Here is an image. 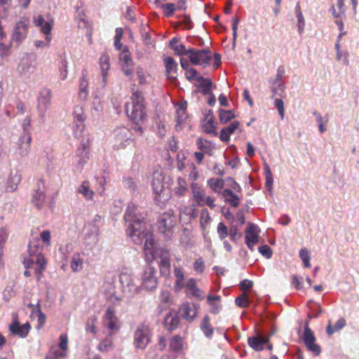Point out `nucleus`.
I'll list each match as a JSON object with an SVG mask.
<instances>
[{"label": "nucleus", "mask_w": 359, "mask_h": 359, "mask_svg": "<svg viewBox=\"0 0 359 359\" xmlns=\"http://www.w3.org/2000/svg\"><path fill=\"white\" fill-rule=\"evenodd\" d=\"M130 131L126 127H121L114 130V147L117 149L126 148L133 140Z\"/></svg>", "instance_id": "obj_10"}, {"label": "nucleus", "mask_w": 359, "mask_h": 359, "mask_svg": "<svg viewBox=\"0 0 359 359\" xmlns=\"http://www.w3.org/2000/svg\"><path fill=\"white\" fill-rule=\"evenodd\" d=\"M21 181V175L17 172H11L6 182L5 189L8 192H13L18 188Z\"/></svg>", "instance_id": "obj_31"}, {"label": "nucleus", "mask_w": 359, "mask_h": 359, "mask_svg": "<svg viewBox=\"0 0 359 359\" xmlns=\"http://www.w3.org/2000/svg\"><path fill=\"white\" fill-rule=\"evenodd\" d=\"M260 232V229L257 224L251 222L248 224V227L245 231V244L251 251H254L255 246L259 243Z\"/></svg>", "instance_id": "obj_9"}, {"label": "nucleus", "mask_w": 359, "mask_h": 359, "mask_svg": "<svg viewBox=\"0 0 359 359\" xmlns=\"http://www.w3.org/2000/svg\"><path fill=\"white\" fill-rule=\"evenodd\" d=\"M313 116L316 117V122L318 123V130L320 133H324L327 130V124L328 123V117H323L316 111L313 112Z\"/></svg>", "instance_id": "obj_44"}, {"label": "nucleus", "mask_w": 359, "mask_h": 359, "mask_svg": "<svg viewBox=\"0 0 359 359\" xmlns=\"http://www.w3.org/2000/svg\"><path fill=\"white\" fill-rule=\"evenodd\" d=\"M189 58L194 65H202L206 67L210 64L212 59L211 53L208 49H189Z\"/></svg>", "instance_id": "obj_7"}, {"label": "nucleus", "mask_w": 359, "mask_h": 359, "mask_svg": "<svg viewBox=\"0 0 359 359\" xmlns=\"http://www.w3.org/2000/svg\"><path fill=\"white\" fill-rule=\"evenodd\" d=\"M173 274L175 277L174 290L178 292L185 286V276L182 267L175 264Z\"/></svg>", "instance_id": "obj_22"}, {"label": "nucleus", "mask_w": 359, "mask_h": 359, "mask_svg": "<svg viewBox=\"0 0 359 359\" xmlns=\"http://www.w3.org/2000/svg\"><path fill=\"white\" fill-rule=\"evenodd\" d=\"M59 347L62 351L67 353L68 349V337L66 334H60L59 337Z\"/></svg>", "instance_id": "obj_61"}, {"label": "nucleus", "mask_w": 359, "mask_h": 359, "mask_svg": "<svg viewBox=\"0 0 359 359\" xmlns=\"http://www.w3.org/2000/svg\"><path fill=\"white\" fill-rule=\"evenodd\" d=\"M164 64L165 66L166 75L170 80L176 79V73L177 69V63L171 57L164 58Z\"/></svg>", "instance_id": "obj_32"}, {"label": "nucleus", "mask_w": 359, "mask_h": 359, "mask_svg": "<svg viewBox=\"0 0 359 359\" xmlns=\"http://www.w3.org/2000/svg\"><path fill=\"white\" fill-rule=\"evenodd\" d=\"M126 111L128 118L135 125L142 124L147 118L143 97L137 93H133L130 102L126 104Z\"/></svg>", "instance_id": "obj_2"}, {"label": "nucleus", "mask_w": 359, "mask_h": 359, "mask_svg": "<svg viewBox=\"0 0 359 359\" xmlns=\"http://www.w3.org/2000/svg\"><path fill=\"white\" fill-rule=\"evenodd\" d=\"M163 13L166 16H170L176 11V6L175 4H166L161 6Z\"/></svg>", "instance_id": "obj_63"}, {"label": "nucleus", "mask_w": 359, "mask_h": 359, "mask_svg": "<svg viewBox=\"0 0 359 359\" xmlns=\"http://www.w3.org/2000/svg\"><path fill=\"white\" fill-rule=\"evenodd\" d=\"M136 211L137 207L133 203L128 204L124 215L127 235L134 243H144V252L147 262L157 259L158 264L170 263L168 250L156 245L153 233L146 227L144 222L137 216Z\"/></svg>", "instance_id": "obj_1"}, {"label": "nucleus", "mask_w": 359, "mask_h": 359, "mask_svg": "<svg viewBox=\"0 0 359 359\" xmlns=\"http://www.w3.org/2000/svg\"><path fill=\"white\" fill-rule=\"evenodd\" d=\"M199 305L194 303H183L180 311L184 319L188 321H193L197 316Z\"/></svg>", "instance_id": "obj_19"}, {"label": "nucleus", "mask_w": 359, "mask_h": 359, "mask_svg": "<svg viewBox=\"0 0 359 359\" xmlns=\"http://www.w3.org/2000/svg\"><path fill=\"white\" fill-rule=\"evenodd\" d=\"M77 192L82 195L86 200H92L95 196V192L90 187V182L84 180L77 188Z\"/></svg>", "instance_id": "obj_34"}, {"label": "nucleus", "mask_w": 359, "mask_h": 359, "mask_svg": "<svg viewBox=\"0 0 359 359\" xmlns=\"http://www.w3.org/2000/svg\"><path fill=\"white\" fill-rule=\"evenodd\" d=\"M74 122L76 123L75 128L74 129V137L80 139L86 137L84 135L85 126L83 124L86 120L83 107L81 105H77L74 107L73 111Z\"/></svg>", "instance_id": "obj_8"}, {"label": "nucleus", "mask_w": 359, "mask_h": 359, "mask_svg": "<svg viewBox=\"0 0 359 359\" xmlns=\"http://www.w3.org/2000/svg\"><path fill=\"white\" fill-rule=\"evenodd\" d=\"M120 282L122 285L123 292L129 297H133L140 293L141 288L134 283L133 277L127 273H122L120 275Z\"/></svg>", "instance_id": "obj_13"}, {"label": "nucleus", "mask_w": 359, "mask_h": 359, "mask_svg": "<svg viewBox=\"0 0 359 359\" xmlns=\"http://www.w3.org/2000/svg\"><path fill=\"white\" fill-rule=\"evenodd\" d=\"M221 297L219 295H208L207 297V302L210 306V312L214 314H217L221 309Z\"/></svg>", "instance_id": "obj_37"}, {"label": "nucleus", "mask_w": 359, "mask_h": 359, "mask_svg": "<svg viewBox=\"0 0 359 359\" xmlns=\"http://www.w3.org/2000/svg\"><path fill=\"white\" fill-rule=\"evenodd\" d=\"M304 341L306 346L313 344L316 341L313 332L307 325H306L304 331Z\"/></svg>", "instance_id": "obj_49"}, {"label": "nucleus", "mask_w": 359, "mask_h": 359, "mask_svg": "<svg viewBox=\"0 0 359 359\" xmlns=\"http://www.w3.org/2000/svg\"><path fill=\"white\" fill-rule=\"evenodd\" d=\"M299 257L301 258L304 266L306 268L311 267V263H310V252L309 250L306 248H302L299 250Z\"/></svg>", "instance_id": "obj_50"}, {"label": "nucleus", "mask_w": 359, "mask_h": 359, "mask_svg": "<svg viewBox=\"0 0 359 359\" xmlns=\"http://www.w3.org/2000/svg\"><path fill=\"white\" fill-rule=\"evenodd\" d=\"M202 128L203 131L208 134L217 135L216 123L214 121L211 110H209L208 114L205 115V118L202 123Z\"/></svg>", "instance_id": "obj_27"}, {"label": "nucleus", "mask_w": 359, "mask_h": 359, "mask_svg": "<svg viewBox=\"0 0 359 359\" xmlns=\"http://www.w3.org/2000/svg\"><path fill=\"white\" fill-rule=\"evenodd\" d=\"M85 257L84 252H76L72 255L70 267L73 272H79L83 269Z\"/></svg>", "instance_id": "obj_30"}, {"label": "nucleus", "mask_w": 359, "mask_h": 359, "mask_svg": "<svg viewBox=\"0 0 359 359\" xmlns=\"http://www.w3.org/2000/svg\"><path fill=\"white\" fill-rule=\"evenodd\" d=\"M196 144L198 149L209 155H212V152L215 149L213 143L201 137L196 140Z\"/></svg>", "instance_id": "obj_35"}, {"label": "nucleus", "mask_w": 359, "mask_h": 359, "mask_svg": "<svg viewBox=\"0 0 359 359\" xmlns=\"http://www.w3.org/2000/svg\"><path fill=\"white\" fill-rule=\"evenodd\" d=\"M32 137L30 134L22 135L18 141L17 154L21 158L26 157L30 151Z\"/></svg>", "instance_id": "obj_20"}, {"label": "nucleus", "mask_w": 359, "mask_h": 359, "mask_svg": "<svg viewBox=\"0 0 359 359\" xmlns=\"http://www.w3.org/2000/svg\"><path fill=\"white\" fill-rule=\"evenodd\" d=\"M156 271L153 267L147 266L142 275V285L147 290H153L157 287Z\"/></svg>", "instance_id": "obj_18"}, {"label": "nucleus", "mask_w": 359, "mask_h": 359, "mask_svg": "<svg viewBox=\"0 0 359 359\" xmlns=\"http://www.w3.org/2000/svg\"><path fill=\"white\" fill-rule=\"evenodd\" d=\"M31 326L29 323L20 325L18 320H14L9 325V331L14 335H18L22 338L27 337Z\"/></svg>", "instance_id": "obj_21"}, {"label": "nucleus", "mask_w": 359, "mask_h": 359, "mask_svg": "<svg viewBox=\"0 0 359 359\" xmlns=\"http://www.w3.org/2000/svg\"><path fill=\"white\" fill-rule=\"evenodd\" d=\"M176 224V219L172 211L163 213L158 220V229L165 238H170L174 232Z\"/></svg>", "instance_id": "obj_6"}, {"label": "nucleus", "mask_w": 359, "mask_h": 359, "mask_svg": "<svg viewBox=\"0 0 359 359\" xmlns=\"http://www.w3.org/2000/svg\"><path fill=\"white\" fill-rule=\"evenodd\" d=\"M201 327L204 334L210 337L213 334V330L210 323V318L208 316H205L201 322Z\"/></svg>", "instance_id": "obj_46"}, {"label": "nucleus", "mask_w": 359, "mask_h": 359, "mask_svg": "<svg viewBox=\"0 0 359 359\" xmlns=\"http://www.w3.org/2000/svg\"><path fill=\"white\" fill-rule=\"evenodd\" d=\"M229 235L230 239L234 243H236L242 237L241 232L236 225H232L230 227Z\"/></svg>", "instance_id": "obj_52"}, {"label": "nucleus", "mask_w": 359, "mask_h": 359, "mask_svg": "<svg viewBox=\"0 0 359 359\" xmlns=\"http://www.w3.org/2000/svg\"><path fill=\"white\" fill-rule=\"evenodd\" d=\"M82 75L83 76L80 79V82H79V89H80L79 96L86 97L87 95V88L88 86V82L86 79V76H84L83 74Z\"/></svg>", "instance_id": "obj_55"}, {"label": "nucleus", "mask_w": 359, "mask_h": 359, "mask_svg": "<svg viewBox=\"0 0 359 359\" xmlns=\"http://www.w3.org/2000/svg\"><path fill=\"white\" fill-rule=\"evenodd\" d=\"M112 346V340L110 338H106L100 342L98 349L100 351H107Z\"/></svg>", "instance_id": "obj_62"}, {"label": "nucleus", "mask_w": 359, "mask_h": 359, "mask_svg": "<svg viewBox=\"0 0 359 359\" xmlns=\"http://www.w3.org/2000/svg\"><path fill=\"white\" fill-rule=\"evenodd\" d=\"M119 64L126 76H131L133 75L134 63L131 54L127 48H125L119 55Z\"/></svg>", "instance_id": "obj_16"}, {"label": "nucleus", "mask_w": 359, "mask_h": 359, "mask_svg": "<svg viewBox=\"0 0 359 359\" xmlns=\"http://www.w3.org/2000/svg\"><path fill=\"white\" fill-rule=\"evenodd\" d=\"M210 187L215 192L219 193L224 187V180L222 179H210L208 182Z\"/></svg>", "instance_id": "obj_47"}, {"label": "nucleus", "mask_w": 359, "mask_h": 359, "mask_svg": "<svg viewBox=\"0 0 359 359\" xmlns=\"http://www.w3.org/2000/svg\"><path fill=\"white\" fill-rule=\"evenodd\" d=\"M187 102L185 100L180 101L177 104V109H176V113H177V122L179 123H182L187 119L188 115L187 114Z\"/></svg>", "instance_id": "obj_36"}, {"label": "nucleus", "mask_w": 359, "mask_h": 359, "mask_svg": "<svg viewBox=\"0 0 359 359\" xmlns=\"http://www.w3.org/2000/svg\"><path fill=\"white\" fill-rule=\"evenodd\" d=\"M67 355V353L64 351L53 348L50 352V355L46 359H60L65 358Z\"/></svg>", "instance_id": "obj_56"}, {"label": "nucleus", "mask_w": 359, "mask_h": 359, "mask_svg": "<svg viewBox=\"0 0 359 359\" xmlns=\"http://www.w3.org/2000/svg\"><path fill=\"white\" fill-rule=\"evenodd\" d=\"M210 222L211 217L210 215L208 210L206 208L203 209L201 212L200 215V226L203 233L207 231Z\"/></svg>", "instance_id": "obj_41"}, {"label": "nucleus", "mask_w": 359, "mask_h": 359, "mask_svg": "<svg viewBox=\"0 0 359 359\" xmlns=\"http://www.w3.org/2000/svg\"><path fill=\"white\" fill-rule=\"evenodd\" d=\"M136 74L140 85L148 84L152 80L151 75L142 67H137Z\"/></svg>", "instance_id": "obj_40"}, {"label": "nucleus", "mask_w": 359, "mask_h": 359, "mask_svg": "<svg viewBox=\"0 0 359 359\" xmlns=\"http://www.w3.org/2000/svg\"><path fill=\"white\" fill-rule=\"evenodd\" d=\"M39 248L34 245L30 244L29 245V257L23 261V264L26 269L24 275L27 277L31 276L29 269L34 268L36 274L41 275L46 266V259L43 255L39 252ZM40 276L39 277V279Z\"/></svg>", "instance_id": "obj_3"}, {"label": "nucleus", "mask_w": 359, "mask_h": 359, "mask_svg": "<svg viewBox=\"0 0 359 359\" xmlns=\"http://www.w3.org/2000/svg\"><path fill=\"white\" fill-rule=\"evenodd\" d=\"M219 120L222 123H226L234 117V114L231 110L219 109Z\"/></svg>", "instance_id": "obj_51"}, {"label": "nucleus", "mask_w": 359, "mask_h": 359, "mask_svg": "<svg viewBox=\"0 0 359 359\" xmlns=\"http://www.w3.org/2000/svg\"><path fill=\"white\" fill-rule=\"evenodd\" d=\"M188 191V186L185 179L179 177L177 180V184L174 188V193L177 196H184Z\"/></svg>", "instance_id": "obj_38"}, {"label": "nucleus", "mask_w": 359, "mask_h": 359, "mask_svg": "<svg viewBox=\"0 0 359 359\" xmlns=\"http://www.w3.org/2000/svg\"><path fill=\"white\" fill-rule=\"evenodd\" d=\"M170 348L175 351H180L182 348V338L178 336L174 337L170 341Z\"/></svg>", "instance_id": "obj_57"}, {"label": "nucleus", "mask_w": 359, "mask_h": 359, "mask_svg": "<svg viewBox=\"0 0 359 359\" xmlns=\"http://www.w3.org/2000/svg\"><path fill=\"white\" fill-rule=\"evenodd\" d=\"M194 85L199 89L198 91L203 95L210 94V91L213 86L210 79L203 76L197 77L196 81L194 82Z\"/></svg>", "instance_id": "obj_28"}, {"label": "nucleus", "mask_w": 359, "mask_h": 359, "mask_svg": "<svg viewBox=\"0 0 359 359\" xmlns=\"http://www.w3.org/2000/svg\"><path fill=\"white\" fill-rule=\"evenodd\" d=\"M271 90L274 95H278L281 96L284 93L285 86L280 75H278L275 80L273 81L271 86Z\"/></svg>", "instance_id": "obj_42"}, {"label": "nucleus", "mask_w": 359, "mask_h": 359, "mask_svg": "<svg viewBox=\"0 0 359 359\" xmlns=\"http://www.w3.org/2000/svg\"><path fill=\"white\" fill-rule=\"evenodd\" d=\"M52 93L47 88H42L39 94L37 99V109L41 116H43L45 113L49 109L51 104Z\"/></svg>", "instance_id": "obj_17"}, {"label": "nucleus", "mask_w": 359, "mask_h": 359, "mask_svg": "<svg viewBox=\"0 0 359 359\" xmlns=\"http://www.w3.org/2000/svg\"><path fill=\"white\" fill-rule=\"evenodd\" d=\"M18 71L22 76L31 78L36 72V67L28 62H25L18 67Z\"/></svg>", "instance_id": "obj_39"}, {"label": "nucleus", "mask_w": 359, "mask_h": 359, "mask_svg": "<svg viewBox=\"0 0 359 359\" xmlns=\"http://www.w3.org/2000/svg\"><path fill=\"white\" fill-rule=\"evenodd\" d=\"M191 190L193 198L199 206L205 205V193L203 189L198 184L193 182L191 184Z\"/></svg>", "instance_id": "obj_29"}, {"label": "nucleus", "mask_w": 359, "mask_h": 359, "mask_svg": "<svg viewBox=\"0 0 359 359\" xmlns=\"http://www.w3.org/2000/svg\"><path fill=\"white\" fill-rule=\"evenodd\" d=\"M296 15L297 18V28L299 34H302L304 29L305 21L302 13L300 10L299 4L296 6Z\"/></svg>", "instance_id": "obj_48"}, {"label": "nucleus", "mask_w": 359, "mask_h": 359, "mask_svg": "<svg viewBox=\"0 0 359 359\" xmlns=\"http://www.w3.org/2000/svg\"><path fill=\"white\" fill-rule=\"evenodd\" d=\"M102 323L110 331V334L116 333L120 328V322L116 316V311L113 307H108L102 318Z\"/></svg>", "instance_id": "obj_12"}, {"label": "nucleus", "mask_w": 359, "mask_h": 359, "mask_svg": "<svg viewBox=\"0 0 359 359\" xmlns=\"http://www.w3.org/2000/svg\"><path fill=\"white\" fill-rule=\"evenodd\" d=\"M186 78L190 81H196L197 77H201V76L198 74L197 70L194 68H190L189 69H187L185 72Z\"/></svg>", "instance_id": "obj_60"}, {"label": "nucleus", "mask_w": 359, "mask_h": 359, "mask_svg": "<svg viewBox=\"0 0 359 359\" xmlns=\"http://www.w3.org/2000/svg\"><path fill=\"white\" fill-rule=\"evenodd\" d=\"M33 22L35 26L40 27L41 32L46 35V41L50 43L52 39L51 31L54 23L53 20L50 18L46 20L43 15H39L34 18Z\"/></svg>", "instance_id": "obj_15"}, {"label": "nucleus", "mask_w": 359, "mask_h": 359, "mask_svg": "<svg viewBox=\"0 0 359 359\" xmlns=\"http://www.w3.org/2000/svg\"><path fill=\"white\" fill-rule=\"evenodd\" d=\"M249 346L256 351L263 350L264 345L267 344L269 339L262 336H255L248 338Z\"/></svg>", "instance_id": "obj_33"}, {"label": "nucleus", "mask_w": 359, "mask_h": 359, "mask_svg": "<svg viewBox=\"0 0 359 359\" xmlns=\"http://www.w3.org/2000/svg\"><path fill=\"white\" fill-rule=\"evenodd\" d=\"M81 143L77 149L76 154L73 157V165L74 171L81 172L85 165L89 160V149L90 140L88 134L81 137Z\"/></svg>", "instance_id": "obj_5"}, {"label": "nucleus", "mask_w": 359, "mask_h": 359, "mask_svg": "<svg viewBox=\"0 0 359 359\" xmlns=\"http://www.w3.org/2000/svg\"><path fill=\"white\" fill-rule=\"evenodd\" d=\"M110 57L107 53H102L99 59V65L101 72L102 81L104 85L107 83L108 72L110 69Z\"/></svg>", "instance_id": "obj_26"}, {"label": "nucleus", "mask_w": 359, "mask_h": 359, "mask_svg": "<svg viewBox=\"0 0 359 359\" xmlns=\"http://www.w3.org/2000/svg\"><path fill=\"white\" fill-rule=\"evenodd\" d=\"M346 325V321L344 318H339L335 323L334 326L331 325L330 321L329 322L327 328L326 332L328 335H332L334 332H337L339 331L340 330L343 329Z\"/></svg>", "instance_id": "obj_43"}, {"label": "nucleus", "mask_w": 359, "mask_h": 359, "mask_svg": "<svg viewBox=\"0 0 359 359\" xmlns=\"http://www.w3.org/2000/svg\"><path fill=\"white\" fill-rule=\"evenodd\" d=\"M29 20L26 17H21L13 27L12 38L14 41L20 43L27 36Z\"/></svg>", "instance_id": "obj_14"}, {"label": "nucleus", "mask_w": 359, "mask_h": 359, "mask_svg": "<svg viewBox=\"0 0 359 359\" xmlns=\"http://www.w3.org/2000/svg\"><path fill=\"white\" fill-rule=\"evenodd\" d=\"M197 216L196 209L194 205H182L180 208V219L185 223L189 222Z\"/></svg>", "instance_id": "obj_23"}, {"label": "nucleus", "mask_w": 359, "mask_h": 359, "mask_svg": "<svg viewBox=\"0 0 359 359\" xmlns=\"http://www.w3.org/2000/svg\"><path fill=\"white\" fill-rule=\"evenodd\" d=\"M217 232L219 239L223 241L228 236L229 230L223 222H219L217 227Z\"/></svg>", "instance_id": "obj_53"}, {"label": "nucleus", "mask_w": 359, "mask_h": 359, "mask_svg": "<svg viewBox=\"0 0 359 359\" xmlns=\"http://www.w3.org/2000/svg\"><path fill=\"white\" fill-rule=\"evenodd\" d=\"M134 341L136 348L144 349L150 341L149 329L146 325H140L134 334Z\"/></svg>", "instance_id": "obj_11"}, {"label": "nucleus", "mask_w": 359, "mask_h": 359, "mask_svg": "<svg viewBox=\"0 0 359 359\" xmlns=\"http://www.w3.org/2000/svg\"><path fill=\"white\" fill-rule=\"evenodd\" d=\"M275 107L277 108L278 114L281 118V119L284 118L285 116V109H284V103L281 99L276 98L274 101Z\"/></svg>", "instance_id": "obj_64"}, {"label": "nucleus", "mask_w": 359, "mask_h": 359, "mask_svg": "<svg viewBox=\"0 0 359 359\" xmlns=\"http://www.w3.org/2000/svg\"><path fill=\"white\" fill-rule=\"evenodd\" d=\"M186 292L187 296L195 297L198 300L204 299V292L196 285V280L194 278L189 279L186 285Z\"/></svg>", "instance_id": "obj_25"}, {"label": "nucleus", "mask_w": 359, "mask_h": 359, "mask_svg": "<svg viewBox=\"0 0 359 359\" xmlns=\"http://www.w3.org/2000/svg\"><path fill=\"white\" fill-rule=\"evenodd\" d=\"M165 323L170 326V330H173L177 327L179 323V318L176 315H168L165 318Z\"/></svg>", "instance_id": "obj_58"}, {"label": "nucleus", "mask_w": 359, "mask_h": 359, "mask_svg": "<svg viewBox=\"0 0 359 359\" xmlns=\"http://www.w3.org/2000/svg\"><path fill=\"white\" fill-rule=\"evenodd\" d=\"M47 197L44 190L38 188L32 195V203L38 210H41L47 204Z\"/></svg>", "instance_id": "obj_24"}, {"label": "nucleus", "mask_w": 359, "mask_h": 359, "mask_svg": "<svg viewBox=\"0 0 359 359\" xmlns=\"http://www.w3.org/2000/svg\"><path fill=\"white\" fill-rule=\"evenodd\" d=\"M166 177L161 171L156 170L152 175L151 187L154 200L159 203L167 201L170 198V191Z\"/></svg>", "instance_id": "obj_4"}, {"label": "nucleus", "mask_w": 359, "mask_h": 359, "mask_svg": "<svg viewBox=\"0 0 359 359\" xmlns=\"http://www.w3.org/2000/svg\"><path fill=\"white\" fill-rule=\"evenodd\" d=\"M13 0H0V18L8 17L10 10L12 8Z\"/></svg>", "instance_id": "obj_45"}, {"label": "nucleus", "mask_w": 359, "mask_h": 359, "mask_svg": "<svg viewBox=\"0 0 359 359\" xmlns=\"http://www.w3.org/2000/svg\"><path fill=\"white\" fill-rule=\"evenodd\" d=\"M236 304L241 308H247L249 306L250 301L247 294L243 292L235 299Z\"/></svg>", "instance_id": "obj_54"}, {"label": "nucleus", "mask_w": 359, "mask_h": 359, "mask_svg": "<svg viewBox=\"0 0 359 359\" xmlns=\"http://www.w3.org/2000/svg\"><path fill=\"white\" fill-rule=\"evenodd\" d=\"M160 273L162 276L168 278L170 275L171 264H158Z\"/></svg>", "instance_id": "obj_59"}]
</instances>
